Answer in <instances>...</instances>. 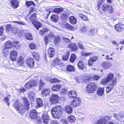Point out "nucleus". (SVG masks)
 <instances>
[{
  "label": "nucleus",
  "instance_id": "obj_15",
  "mask_svg": "<svg viewBox=\"0 0 124 124\" xmlns=\"http://www.w3.org/2000/svg\"><path fill=\"white\" fill-rule=\"evenodd\" d=\"M36 103L37 105L36 107L37 108H38L42 107L43 105V101L40 98H37L36 100Z\"/></svg>",
  "mask_w": 124,
  "mask_h": 124
},
{
  "label": "nucleus",
  "instance_id": "obj_3",
  "mask_svg": "<svg viewBox=\"0 0 124 124\" xmlns=\"http://www.w3.org/2000/svg\"><path fill=\"white\" fill-rule=\"evenodd\" d=\"M63 112V108L60 105L55 107V118H59Z\"/></svg>",
  "mask_w": 124,
  "mask_h": 124
},
{
  "label": "nucleus",
  "instance_id": "obj_36",
  "mask_svg": "<svg viewBox=\"0 0 124 124\" xmlns=\"http://www.w3.org/2000/svg\"><path fill=\"white\" fill-rule=\"evenodd\" d=\"M69 96L71 97H75L76 96L77 94L76 92L74 91H69L68 93Z\"/></svg>",
  "mask_w": 124,
  "mask_h": 124
},
{
  "label": "nucleus",
  "instance_id": "obj_5",
  "mask_svg": "<svg viewBox=\"0 0 124 124\" xmlns=\"http://www.w3.org/2000/svg\"><path fill=\"white\" fill-rule=\"evenodd\" d=\"M101 10L104 12L108 10L111 14L113 13V10L111 6L107 4H104L102 5L101 8Z\"/></svg>",
  "mask_w": 124,
  "mask_h": 124
},
{
  "label": "nucleus",
  "instance_id": "obj_57",
  "mask_svg": "<svg viewBox=\"0 0 124 124\" xmlns=\"http://www.w3.org/2000/svg\"><path fill=\"white\" fill-rule=\"evenodd\" d=\"M49 100L52 104L54 103V94H53L52 96L50 97Z\"/></svg>",
  "mask_w": 124,
  "mask_h": 124
},
{
  "label": "nucleus",
  "instance_id": "obj_27",
  "mask_svg": "<svg viewBox=\"0 0 124 124\" xmlns=\"http://www.w3.org/2000/svg\"><path fill=\"white\" fill-rule=\"evenodd\" d=\"M112 64L109 62H105L102 64V66L104 68L107 69L111 66Z\"/></svg>",
  "mask_w": 124,
  "mask_h": 124
},
{
  "label": "nucleus",
  "instance_id": "obj_2",
  "mask_svg": "<svg viewBox=\"0 0 124 124\" xmlns=\"http://www.w3.org/2000/svg\"><path fill=\"white\" fill-rule=\"evenodd\" d=\"M38 79H34L30 80L25 84L24 86L26 89H29L35 86L38 83Z\"/></svg>",
  "mask_w": 124,
  "mask_h": 124
},
{
  "label": "nucleus",
  "instance_id": "obj_7",
  "mask_svg": "<svg viewBox=\"0 0 124 124\" xmlns=\"http://www.w3.org/2000/svg\"><path fill=\"white\" fill-rule=\"evenodd\" d=\"M116 83V80L115 79L113 80L112 82H110V83H108V86L106 88V91L107 93H108L111 91L113 88Z\"/></svg>",
  "mask_w": 124,
  "mask_h": 124
},
{
  "label": "nucleus",
  "instance_id": "obj_32",
  "mask_svg": "<svg viewBox=\"0 0 124 124\" xmlns=\"http://www.w3.org/2000/svg\"><path fill=\"white\" fill-rule=\"evenodd\" d=\"M68 47L70 48H71L72 50L74 51H76L77 49V47L74 43H72L68 45Z\"/></svg>",
  "mask_w": 124,
  "mask_h": 124
},
{
  "label": "nucleus",
  "instance_id": "obj_29",
  "mask_svg": "<svg viewBox=\"0 0 124 124\" xmlns=\"http://www.w3.org/2000/svg\"><path fill=\"white\" fill-rule=\"evenodd\" d=\"M32 54L33 58L37 60H38L40 57L39 54L37 51L33 52Z\"/></svg>",
  "mask_w": 124,
  "mask_h": 124
},
{
  "label": "nucleus",
  "instance_id": "obj_51",
  "mask_svg": "<svg viewBox=\"0 0 124 124\" xmlns=\"http://www.w3.org/2000/svg\"><path fill=\"white\" fill-rule=\"evenodd\" d=\"M60 84L59 83L55 84V91H58L60 90Z\"/></svg>",
  "mask_w": 124,
  "mask_h": 124
},
{
  "label": "nucleus",
  "instance_id": "obj_16",
  "mask_svg": "<svg viewBox=\"0 0 124 124\" xmlns=\"http://www.w3.org/2000/svg\"><path fill=\"white\" fill-rule=\"evenodd\" d=\"M37 14L34 13L31 15L29 17V19L31 23H33L37 20Z\"/></svg>",
  "mask_w": 124,
  "mask_h": 124
},
{
  "label": "nucleus",
  "instance_id": "obj_23",
  "mask_svg": "<svg viewBox=\"0 0 124 124\" xmlns=\"http://www.w3.org/2000/svg\"><path fill=\"white\" fill-rule=\"evenodd\" d=\"M69 14L67 13H65L61 14V17L62 19L64 22H65L67 20Z\"/></svg>",
  "mask_w": 124,
  "mask_h": 124
},
{
  "label": "nucleus",
  "instance_id": "obj_37",
  "mask_svg": "<svg viewBox=\"0 0 124 124\" xmlns=\"http://www.w3.org/2000/svg\"><path fill=\"white\" fill-rule=\"evenodd\" d=\"M6 31L8 32H9L13 29V25L10 24H7L6 26Z\"/></svg>",
  "mask_w": 124,
  "mask_h": 124
},
{
  "label": "nucleus",
  "instance_id": "obj_42",
  "mask_svg": "<svg viewBox=\"0 0 124 124\" xmlns=\"http://www.w3.org/2000/svg\"><path fill=\"white\" fill-rule=\"evenodd\" d=\"M45 85V83L44 82L43 80L40 79L39 80V88L40 90L44 87Z\"/></svg>",
  "mask_w": 124,
  "mask_h": 124
},
{
  "label": "nucleus",
  "instance_id": "obj_54",
  "mask_svg": "<svg viewBox=\"0 0 124 124\" xmlns=\"http://www.w3.org/2000/svg\"><path fill=\"white\" fill-rule=\"evenodd\" d=\"M100 76L94 74L92 77V79L95 80L97 81L100 78Z\"/></svg>",
  "mask_w": 124,
  "mask_h": 124
},
{
  "label": "nucleus",
  "instance_id": "obj_61",
  "mask_svg": "<svg viewBox=\"0 0 124 124\" xmlns=\"http://www.w3.org/2000/svg\"><path fill=\"white\" fill-rule=\"evenodd\" d=\"M3 27L1 26L0 27V36L2 35L3 32Z\"/></svg>",
  "mask_w": 124,
  "mask_h": 124
},
{
  "label": "nucleus",
  "instance_id": "obj_25",
  "mask_svg": "<svg viewBox=\"0 0 124 124\" xmlns=\"http://www.w3.org/2000/svg\"><path fill=\"white\" fill-rule=\"evenodd\" d=\"M69 21L70 23L72 24L76 23L77 20L76 17L73 16H71L69 18Z\"/></svg>",
  "mask_w": 124,
  "mask_h": 124
},
{
  "label": "nucleus",
  "instance_id": "obj_50",
  "mask_svg": "<svg viewBox=\"0 0 124 124\" xmlns=\"http://www.w3.org/2000/svg\"><path fill=\"white\" fill-rule=\"evenodd\" d=\"M85 77L84 76L82 77H81V78L80 79H78L77 78V81H76L77 82H83L84 81H85L86 80H88L87 78L85 79Z\"/></svg>",
  "mask_w": 124,
  "mask_h": 124
},
{
  "label": "nucleus",
  "instance_id": "obj_26",
  "mask_svg": "<svg viewBox=\"0 0 124 124\" xmlns=\"http://www.w3.org/2000/svg\"><path fill=\"white\" fill-rule=\"evenodd\" d=\"M25 4L28 7H30L31 5H33L34 7L36 6L34 2L31 0L26 1L25 2Z\"/></svg>",
  "mask_w": 124,
  "mask_h": 124
},
{
  "label": "nucleus",
  "instance_id": "obj_47",
  "mask_svg": "<svg viewBox=\"0 0 124 124\" xmlns=\"http://www.w3.org/2000/svg\"><path fill=\"white\" fill-rule=\"evenodd\" d=\"M8 49L5 47L2 49V52L5 56L8 55L9 53V51L8 50Z\"/></svg>",
  "mask_w": 124,
  "mask_h": 124
},
{
  "label": "nucleus",
  "instance_id": "obj_10",
  "mask_svg": "<svg viewBox=\"0 0 124 124\" xmlns=\"http://www.w3.org/2000/svg\"><path fill=\"white\" fill-rule=\"evenodd\" d=\"M38 115L36 110L33 109L30 111V116L31 119H35L38 117Z\"/></svg>",
  "mask_w": 124,
  "mask_h": 124
},
{
  "label": "nucleus",
  "instance_id": "obj_49",
  "mask_svg": "<svg viewBox=\"0 0 124 124\" xmlns=\"http://www.w3.org/2000/svg\"><path fill=\"white\" fill-rule=\"evenodd\" d=\"M78 15L79 17L83 20L85 21L88 20V19L86 16L81 14H79Z\"/></svg>",
  "mask_w": 124,
  "mask_h": 124
},
{
  "label": "nucleus",
  "instance_id": "obj_28",
  "mask_svg": "<svg viewBox=\"0 0 124 124\" xmlns=\"http://www.w3.org/2000/svg\"><path fill=\"white\" fill-rule=\"evenodd\" d=\"M17 62L19 66H22L24 63L23 58L21 56L19 57Z\"/></svg>",
  "mask_w": 124,
  "mask_h": 124
},
{
  "label": "nucleus",
  "instance_id": "obj_64",
  "mask_svg": "<svg viewBox=\"0 0 124 124\" xmlns=\"http://www.w3.org/2000/svg\"><path fill=\"white\" fill-rule=\"evenodd\" d=\"M93 62L92 61L89 59L88 61V65L89 66H92L93 64Z\"/></svg>",
  "mask_w": 124,
  "mask_h": 124
},
{
  "label": "nucleus",
  "instance_id": "obj_22",
  "mask_svg": "<svg viewBox=\"0 0 124 124\" xmlns=\"http://www.w3.org/2000/svg\"><path fill=\"white\" fill-rule=\"evenodd\" d=\"M65 110L67 113L70 114L72 111V108L70 106L67 105L65 107Z\"/></svg>",
  "mask_w": 124,
  "mask_h": 124
},
{
  "label": "nucleus",
  "instance_id": "obj_44",
  "mask_svg": "<svg viewBox=\"0 0 124 124\" xmlns=\"http://www.w3.org/2000/svg\"><path fill=\"white\" fill-rule=\"evenodd\" d=\"M68 120L70 122L72 123L75 121L76 119L74 116L70 115L68 117Z\"/></svg>",
  "mask_w": 124,
  "mask_h": 124
},
{
  "label": "nucleus",
  "instance_id": "obj_40",
  "mask_svg": "<svg viewBox=\"0 0 124 124\" xmlns=\"http://www.w3.org/2000/svg\"><path fill=\"white\" fill-rule=\"evenodd\" d=\"M61 39L60 36H57L55 37V44L56 45V44H59L61 42Z\"/></svg>",
  "mask_w": 124,
  "mask_h": 124
},
{
  "label": "nucleus",
  "instance_id": "obj_38",
  "mask_svg": "<svg viewBox=\"0 0 124 124\" xmlns=\"http://www.w3.org/2000/svg\"><path fill=\"white\" fill-rule=\"evenodd\" d=\"M51 12V11L48 10H46L44 12L43 15L45 16L44 18L45 19H48V16Z\"/></svg>",
  "mask_w": 124,
  "mask_h": 124
},
{
  "label": "nucleus",
  "instance_id": "obj_18",
  "mask_svg": "<svg viewBox=\"0 0 124 124\" xmlns=\"http://www.w3.org/2000/svg\"><path fill=\"white\" fill-rule=\"evenodd\" d=\"M12 45L16 49H19L20 47V43L19 42L16 40H14L12 43Z\"/></svg>",
  "mask_w": 124,
  "mask_h": 124
},
{
  "label": "nucleus",
  "instance_id": "obj_48",
  "mask_svg": "<svg viewBox=\"0 0 124 124\" xmlns=\"http://www.w3.org/2000/svg\"><path fill=\"white\" fill-rule=\"evenodd\" d=\"M36 8L34 7L31 6L30 8L29 11L28 13V15H29L31 14L36 11Z\"/></svg>",
  "mask_w": 124,
  "mask_h": 124
},
{
  "label": "nucleus",
  "instance_id": "obj_9",
  "mask_svg": "<svg viewBox=\"0 0 124 124\" xmlns=\"http://www.w3.org/2000/svg\"><path fill=\"white\" fill-rule=\"evenodd\" d=\"M26 63L29 67L31 68L34 67V61L33 58L30 57L26 60Z\"/></svg>",
  "mask_w": 124,
  "mask_h": 124
},
{
  "label": "nucleus",
  "instance_id": "obj_31",
  "mask_svg": "<svg viewBox=\"0 0 124 124\" xmlns=\"http://www.w3.org/2000/svg\"><path fill=\"white\" fill-rule=\"evenodd\" d=\"M66 69L67 70L70 72H74L75 70L74 67L73 66L70 65L67 66Z\"/></svg>",
  "mask_w": 124,
  "mask_h": 124
},
{
  "label": "nucleus",
  "instance_id": "obj_56",
  "mask_svg": "<svg viewBox=\"0 0 124 124\" xmlns=\"http://www.w3.org/2000/svg\"><path fill=\"white\" fill-rule=\"evenodd\" d=\"M60 98L59 96L57 95H55V103L59 102V101L60 100Z\"/></svg>",
  "mask_w": 124,
  "mask_h": 124
},
{
  "label": "nucleus",
  "instance_id": "obj_53",
  "mask_svg": "<svg viewBox=\"0 0 124 124\" xmlns=\"http://www.w3.org/2000/svg\"><path fill=\"white\" fill-rule=\"evenodd\" d=\"M98 58V57L97 56H94L90 57L89 59L94 62H96Z\"/></svg>",
  "mask_w": 124,
  "mask_h": 124
},
{
  "label": "nucleus",
  "instance_id": "obj_62",
  "mask_svg": "<svg viewBox=\"0 0 124 124\" xmlns=\"http://www.w3.org/2000/svg\"><path fill=\"white\" fill-rule=\"evenodd\" d=\"M82 54L83 55L88 56L91 55L92 54V53L90 52H88L85 54H83L82 53Z\"/></svg>",
  "mask_w": 124,
  "mask_h": 124
},
{
  "label": "nucleus",
  "instance_id": "obj_13",
  "mask_svg": "<svg viewBox=\"0 0 124 124\" xmlns=\"http://www.w3.org/2000/svg\"><path fill=\"white\" fill-rule=\"evenodd\" d=\"M42 118L43 120V123L45 124H48L49 120V117L47 113L43 114L42 116Z\"/></svg>",
  "mask_w": 124,
  "mask_h": 124
},
{
  "label": "nucleus",
  "instance_id": "obj_59",
  "mask_svg": "<svg viewBox=\"0 0 124 124\" xmlns=\"http://www.w3.org/2000/svg\"><path fill=\"white\" fill-rule=\"evenodd\" d=\"M48 36L49 37V39L50 40L54 38V36L51 32H50L49 34L48 35Z\"/></svg>",
  "mask_w": 124,
  "mask_h": 124
},
{
  "label": "nucleus",
  "instance_id": "obj_63",
  "mask_svg": "<svg viewBox=\"0 0 124 124\" xmlns=\"http://www.w3.org/2000/svg\"><path fill=\"white\" fill-rule=\"evenodd\" d=\"M78 45L80 49H85V47L83 46L81 43H78Z\"/></svg>",
  "mask_w": 124,
  "mask_h": 124
},
{
  "label": "nucleus",
  "instance_id": "obj_55",
  "mask_svg": "<svg viewBox=\"0 0 124 124\" xmlns=\"http://www.w3.org/2000/svg\"><path fill=\"white\" fill-rule=\"evenodd\" d=\"M3 100L5 102H7V104L8 106H9L10 104V102L9 101V99L8 97H5L3 99Z\"/></svg>",
  "mask_w": 124,
  "mask_h": 124
},
{
  "label": "nucleus",
  "instance_id": "obj_60",
  "mask_svg": "<svg viewBox=\"0 0 124 124\" xmlns=\"http://www.w3.org/2000/svg\"><path fill=\"white\" fill-rule=\"evenodd\" d=\"M56 65H59L60 64V59L58 58L55 60V64Z\"/></svg>",
  "mask_w": 124,
  "mask_h": 124
},
{
  "label": "nucleus",
  "instance_id": "obj_12",
  "mask_svg": "<svg viewBox=\"0 0 124 124\" xmlns=\"http://www.w3.org/2000/svg\"><path fill=\"white\" fill-rule=\"evenodd\" d=\"M17 55V52L16 51L12 50L10 52V58L11 60L13 61H15Z\"/></svg>",
  "mask_w": 124,
  "mask_h": 124
},
{
  "label": "nucleus",
  "instance_id": "obj_43",
  "mask_svg": "<svg viewBox=\"0 0 124 124\" xmlns=\"http://www.w3.org/2000/svg\"><path fill=\"white\" fill-rule=\"evenodd\" d=\"M55 13H56L58 14H59L62 12L63 10V8L61 7V8H55Z\"/></svg>",
  "mask_w": 124,
  "mask_h": 124
},
{
  "label": "nucleus",
  "instance_id": "obj_14",
  "mask_svg": "<svg viewBox=\"0 0 124 124\" xmlns=\"http://www.w3.org/2000/svg\"><path fill=\"white\" fill-rule=\"evenodd\" d=\"M116 31L118 32L123 31L124 30V25L121 23L117 24L115 26Z\"/></svg>",
  "mask_w": 124,
  "mask_h": 124
},
{
  "label": "nucleus",
  "instance_id": "obj_52",
  "mask_svg": "<svg viewBox=\"0 0 124 124\" xmlns=\"http://www.w3.org/2000/svg\"><path fill=\"white\" fill-rule=\"evenodd\" d=\"M67 90L65 88L62 89L60 91V94L61 95H63L67 93Z\"/></svg>",
  "mask_w": 124,
  "mask_h": 124
},
{
  "label": "nucleus",
  "instance_id": "obj_1",
  "mask_svg": "<svg viewBox=\"0 0 124 124\" xmlns=\"http://www.w3.org/2000/svg\"><path fill=\"white\" fill-rule=\"evenodd\" d=\"M23 103L19 102L18 100L16 101L13 104V106L19 113L21 115H23L26 111L29 109L30 104L28 99L26 97L23 98Z\"/></svg>",
  "mask_w": 124,
  "mask_h": 124
},
{
  "label": "nucleus",
  "instance_id": "obj_24",
  "mask_svg": "<svg viewBox=\"0 0 124 124\" xmlns=\"http://www.w3.org/2000/svg\"><path fill=\"white\" fill-rule=\"evenodd\" d=\"M48 54L50 58L53 57L54 55V51L53 49L51 47H49L48 49Z\"/></svg>",
  "mask_w": 124,
  "mask_h": 124
},
{
  "label": "nucleus",
  "instance_id": "obj_8",
  "mask_svg": "<svg viewBox=\"0 0 124 124\" xmlns=\"http://www.w3.org/2000/svg\"><path fill=\"white\" fill-rule=\"evenodd\" d=\"M96 87L94 82L89 84L87 87V90L88 92L92 93L96 88Z\"/></svg>",
  "mask_w": 124,
  "mask_h": 124
},
{
  "label": "nucleus",
  "instance_id": "obj_35",
  "mask_svg": "<svg viewBox=\"0 0 124 124\" xmlns=\"http://www.w3.org/2000/svg\"><path fill=\"white\" fill-rule=\"evenodd\" d=\"M48 31V29L44 27L40 30L39 31V34L41 36H43L44 33Z\"/></svg>",
  "mask_w": 124,
  "mask_h": 124
},
{
  "label": "nucleus",
  "instance_id": "obj_21",
  "mask_svg": "<svg viewBox=\"0 0 124 124\" xmlns=\"http://www.w3.org/2000/svg\"><path fill=\"white\" fill-rule=\"evenodd\" d=\"M32 23L34 25L35 27L37 30H38L39 28L40 27L42 26V24L40 22H38L37 21H35Z\"/></svg>",
  "mask_w": 124,
  "mask_h": 124
},
{
  "label": "nucleus",
  "instance_id": "obj_58",
  "mask_svg": "<svg viewBox=\"0 0 124 124\" xmlns=\"http://www.w3.org/2000/svg\"><path fill=\"white\" fill-rule=\"evenodd\" d=\"M44 40L45 41V44L47 45L49 42V40L48 36H46L44 37Z\"/></svg>",
  "mask_w": 124,
  "mask_h": 124
},
{
  "label": "nucleus",
  "instance_id": "obj_45",
  "mask_svg": "<svg viewBox=\"0 0 124 124\" xmlns=\"http://www.w3.org/2000/svg\"><path fill=\"white\" fill-rule=\"evenodd\" d=\"M70 53L69 51H68L65 55L62 56V59L63 61H66L68 59L70 55Z\"/></svg>",
  "mask_w": 124,
  "mask_h": 124
},
{
  "label": "nucleus",
  "instance_id": "obj_11",
  "mask_svg": "<svg viewBox=\"0 0 124 124\" xmlns=\"http://www.w3.org/2000/svg\"><path fill=\"white\" fill-rule=\"evenodd\" d=\"M80 102L81 100L79 98H76L71 102L70 104L73 107H75L79 105Z\"/></svg>",
  "mask_w": 124,
  "mask_h": 124
},
{
  "label": "nucleus",
  "instance_id": "obj_30",
  "mask_svg": "<svg viewBox=\"0 0 124 124\" xmlns=\"http://www.w3.org/2000/svg\"><path fill=\"white\" fill-rule=\"evenodd\" d=\"M104 89L103 88H99L97 90V94L99 96H102L104 94Z\"/></svg>",
  "mask_w": 124,
  "mask_h": 124
},
{
  "label": "nucleus",
  "instance_id": "obj_19",
  "mask_svg": "<svg viewBox=\"0 0 124 124\" xmlns=\"http://www.w3.org/2000/svg\"><path fill=\"white\" fill-rule=\"evenodd\" d=\"M50 90L49 89L46 88L42 91L41 93L44 97L49 96L50 93Z\"/></svg>",
  "mask_w": 124,
  "mask_h": 124
},
{
  "label": "nucleus",
  "instance_id": "obj_20",
  "mask_svg": "<svg viewBox=\"0 0 124 124\" xmlns=\"http://www.w3.org/2000/svg\"><path fill=\"white\" fill-rule=\"evenodd\" d=\"M78 66L79 69L81 70H84L85 68V63L83 62L79 61L78 63Z\"/></svg>",
  "mask_w": 124,
  "mask_h": 124
},
{
  "label": "nucleus",
  "instance_id": "obj_39",
  "mask_svg": "<svg viewBox=\"0 0 124 124\" xmlns=\"http://www.w3.org/2000/svg\"><path fill=\"white\" fill-rule=\"evenodd\" d=\"M29 48L31 50L36 49L37 48V46L34 43H31L29 45Z\"/></svg>",
  "mask_w": 124,
  "mask_h": 124
},
{
  "label": "nucleus",
  "instance_id": "obj_6",
  "mask_svg": "<svg viewBox=\"0 0 124 124\" xmlns=\"http://www.w3.org/2000/svg\"><path fill=\"white\" fill-rule=\"evenodd\" d=\"M110 117L107 116L94 122L93 124H106L107 120L110 119Z\"/></svg>",
  "mask_w": 124,
  "mask_h": 124
},
{
  "label": "nucleus",
  "instance_id": "obj_4",
  "mask_svg": "<svg viewBox=\"0 0 124 124\" xmlns=\"http://www.w3.org/2000/svg\"><path fill=\"white\" fill-rule=\"evenodd\" d=\"M113 74L112 73H110L109 74L108 76L106 78L103 79L101 81V83L104 85L108 82L109 83H110V82H112L113 80L116 78H113L114 77Z\"/></svg>",
  "mask_w": 124,
  "mask_h": 124
},
{
  "label": "nucleus",
  "instance_id": "obj_46",
  "mask_svg": "<svg viewBox=\"0 0 124 124\" xmlns=\"http://www.w3.org/2000/svg\"><path fill=\"white\" fill-rule=\"evenodd\" d=\"M76 58V56L74 54H72L70 56V61L71 62L73 63L74 62Z\"/></svg>",
  "mask_w": 124,
  "mask_h": 124
},
{
  "label": "nucleus",
  "instance_id": "obj_34",
  "mask_svg": "<svg viewBox=\"0 0 124 124\" xmlns=\"http://www.w3.org/2000/svg\"><path fill=\"white\" fill-rule=\"evenodd\" d=\"M24 36L25 39L29 40H31L33 39V37L31 34L30 33H26Z\"/></svg>",
  "mask_w": 124,
  "mask_h": 124
},
{
  "label": "nucleus",
  "instance_id": "obj_33",
  "mask_svg": "<svg viewBox=\"0 0 124 124\" xmlns=\"http://www.w3.org/2000/svg\"><path fill=\"white\" fill-rule=\"evenodd\" d=\"M61 25L64 28H65L67 29L72 30L73 29V27L67 23H63Z\"/></svg>",
  "mask_w": 124,
  "mask_h": 124
},
{
  "label": "nucleus",
  "instance_id": "obj_17",
  "mask_svg": "<svg viewBox=\"0 0 124 124\" xmlns=\"http://www.w3.org/2000/svg\"><path fill=\"white\" fill-rule=\"evenodd\" d=\"M10 3L14 8H16L19 6V2L17 0H11Z\"/></svg>",
  "mask_w": 124,
  "mask_h": 124
},
{
  "label": "nucleus",
  "instance_id": "obj_41",
  "mask_svg": "<svg viewBox=\"0 0 124 124\" xmlns=\"http://www.w3.org/2000/svg\"><path fill=\"white\" fill-rule=\"evenodd\" d=\"M13 46L12 45V43L10 41H7L6 43L5 47L7 48H11Z\"/></svg>",
  "mask_w": 124,
  "mask_h": 124
}]
</instances>
